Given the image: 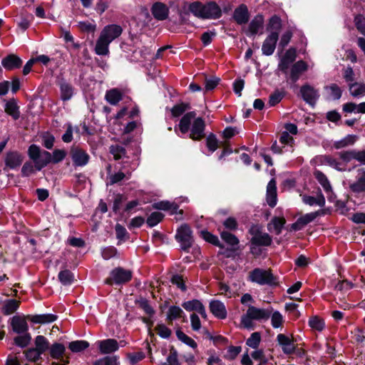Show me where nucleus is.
<instances>
[{
  "instance_id": "nucleus-1",
  "label": "nucleus",
  "mask_w": 365,
  "mask_h": 365,
  "mask_svg": "<svg viewBox=\"0 0 365 365\" xmlns=\"http://www.w3.org/2000/svg\"><path fill=\"white\" fill-rule=\"evenodd\" d=\"M178 128L182 134L190 131L189 137L193 140H201L205 136V122L200 117L196 118L195 111L188 112L181 118Z\"/></svg>"
},
{
  "instance_id": "nucleus-2",
  "label": "nucleus",
  "mask_w": 365,
  "mask_h": 365,
  "mask_svg": "<svg viewBox=\"0 0 365 365\" xmlns=\"http://www.w3.org/2000/svg\"><path fill=\"white\" fill-rule=\"evenodd\" d=\"M28 155L36 164V170H41L50 163L56 164L61 162L66 156V152L64 150L56 149L51 155L48 151H41L39 146L32 144L29 147Z\"/></svg>"
},
{
  "instance_id": "nucleus-3",
  "label": "nucleus",
  "mask_w": 365,
  "mask_h": 365,
  "mask_svg": "<svg viewBox=\"0 0 365 365\" xmlns=\"http://www.w3.org/2000/svg\"><path fill=\"white\" fill-rule=\"evenodd\" d=\"M190 11L195 16L201 19H219L221 15V9L213 1L202 4L199 1H195L189 5Z\"/></svg>"
},
{
  "instance_id": "nucleus-4",
  "label": "nucleus",
  "mask_w": 365,
  "mask_h": 365,
  "mask_svg": "<svg viewBox=\"0 0 365 365\" xmlns=\"http://www.w3.org/2000/svg\"><path fill=\"white\" fill-rule=\"evenodd\" d=\"M272 314V307L267 309L257 308L255 306H249L246 314L241 317V324L245 328L252 329L253 321H267Z\"/></svg>"
},
{
  "instance_id": "nucleus-5",
  "label": "nucleus",
  "mask_w": 365,
  "mask_h": 365,
  "mask_svg": "<svg viewBox=\"0 0 365 365\" xmlns=\"http://www.w3.org/2000/svg\"><path fill=\"white\" fill-rule=\"evenodd\" d=\"M250 279L260 285H277L278 284L277 279L269 270H264L256 268L250 273Z\"/></svg>"
},
{
  "instance_id": "nucleus-6",
  "label": "nucleus",
  "mask_w": 365,
  "mask_h": 365,
  "mask_svg": "<svg viewBox=\"0 0 365 365\" xmlns=\"http://www.w3.org/2000/svg\"><path fill=\"white\" fill-rule=\"evenodd\" d=\"M132 277L133 273L130 270L120 267H116L110 272V277L106 279L105 284L108 285L123 284L130 282Z\"/></svg>"
},
{
  "instance_id": "nucleus-7",
  "label": "nucleus",
  "mask_w": 365,
  "mask_h": 365,
  "mask_svg": "<svg viewBox=\"0 0 365 365\" xmlns=\"http://www.w3.org/2000/svg\"><path fill=\"white\" fill-rule=\"evenodd\" d=\"M192 233L190 227L187 224L181 225L177 230L175 238L180 244L181 249L184 251L188 252L192 245L193 237Z\"/></svg>"
},
{
  "instance_id": "nucleus-8",
  "label": "nucleus",
  "mask_w": 365,
  "mask_h": 365,
  "mask_svg": "<svg viewBox=\"0 0 365 365\" xmlns=\"http://www.w3.org/2000/svg\"><path fill=\"white\" fill-rule=\"evenodd\" d=\"M249 233L252 236L250 242L252 245L267 247L272 242V237L266 232H262L258 225H252L249 230Z\"/></svg>"
},
{
  "instance_id": "nucleus-9",
  "label": "nucleus",
  "mask_w": 365,
  "mask_h": 365,
  "mask_svg": "<svg viewBox=\"0 0 365 365\" xmlns=\"http://www.w3.org/2000/svg\"><path fill=\"white\" fill-rule=\"evenodd\" d=\"M70 155L73 165L75 167H83L86 165L90 159V156L87 152L79 147H72Z\"/></svg>"
},
{
  "instance_id": "nucleus-10",
  "label": "nucleus",
  "mask_w": 365,
  "mask_h": 365,
  "mask_svg": "<svg viewBox=\"0 0 365 365\" xmlns=\"http://www.w3.org/2000/svg\"><path fill=\"white\" fill-rule=\"evenodd\" d=\"M300 93L303 100L311 105H314L319 97L318 90L309 84L302 86L300 88Z\"/></svg>"
},
{
  "instance_id": "nucleus-11",
  "label": "nucleus",
  "mask_w": 365,
  "mask_h": 365,
  "mask_svg": "<svg viewBox=\"0 0 365 365\" xmlns=\"http://www.w3.org/2000/svg\"><path fill=\"white\" fill-rule=\"evenodd\" d=\"M123 32V29L117 24H110L105 26L101 32L100 36L111 43L113 40L119 37Z\"/></svg>"
},
{
  "instance_id": "nucleus-12",
  "label": "nucleus",
  "mask_w": 365,
  "mask_h": 365,
  "mask_svg": "<svg viewBox=\"0 0 365 365\" xmlns=\"http://www.w3.org/2000/svg\"><path fill=\"white\" fill-rule=\"evenodd\" d=\"M279 36L276 32H271L266 37L262 46V52L264 56H271L276 48Z\"/></svg>"
},
{
  "instance_id": "nucleus-13",
  "label": "nucleus",
  "mask_w": 365,
  "mask_h": 365,
  "mask_svg": "<svg viewBox=\"0 0 365 365\" xmlns=\"http://www.w3.org/2000/svg\"><path fill=\"white\" fill-rule=\"evenodd\" d=\"M24 160V156L18 151H9L6 153L4 163L9 169H16L19 167Z\"/></svg>"
},
{
  "instance_id": "nucleus-14",
  "label": "nucleus",
  "mask_w": 365,
  "mask_h": 365,
  "mask_svg": "<svg viewBox=\"0 0 365 365\" xmlns=\"http://www.w3.org/2000/svg\"><path fill=\"white\" fill-rule=\"evenodd\" d=\"M99 351L102 354L113 353L118 350L119 344L114 339H107L97 341Z\"/></svg>"
},
{
  "instance_id": "nucleus-15",
  "label": "nucleus",
  "mask_w": 365,
  "mask_h": 365,
  "mask_svg": "<svg viewBox=\"0 0 365 365\" xmlns=\"http://www.w3.org/2000/svg\"><path fill=\"white\" fill-rule=\"evenodd\" d=\"M320 213L321 211H316L314 212L307 213L299 217L297 220L292 225V230L294 231L302 230L307 224L314 221L320 215Z\"/></svg>"
},
{
  "instance_id": "nucleus-16",
  "label": "nucleus",
  "mask_w": 365,
  "mask_h": 365,
  "mask_svg": "<svg viewBox=\"0 0 365 365\" xmlns=\"http://www.w3.org/2000/svg\"><path fill=\"white\" fill-rule=\"evenodd\" d=\"M151 13L153 17L158 21L165 20L169 15V8L162 2H155L151 7Z\"/></svg>"
},
{
  "instance_id": "nucleus-17",
  "label": "nucleus",
  "mask_w": 365,
  "mask_h": 365,
  "mask_svg": "<svg viewBox=\"0 0 365 365\" xmlns=\"http://www.w3.org/2000/svg\"><path fill=\"white\" fill-rule=\"evenodd\" d=\"M11 327L12 330L18 334H21L24 333H28L29 326L26 322L25 317L21 316H14L11 319Z\"/></svg>"
},
{
  "instance_id": "nucleus-18",
  "label": "nucleus",
  "mask_w": 365,
  "mask_h": 365,
  "mask_svg": "<svg viewBox=\"0 0 365 365\" xmlns=\"http://www.w3.org/2000/svg\"><path fill=\"white\" fill-rule=\"evenodd\" d=\"M342 89L336 83H330L324 87V93L327 101H338L342 96Z\"/></svg>"
},
{
  "instance_id": "nucleus-19",
  "label": "nucleus",
  "mask_w": 365,
  "mask_h": 365,
  "mask_svg": "<svg viewBox=\"0 0 365 365\" xmlns=\"http://www.w3.org/2000/svg\"><path fill=\"white\" fill-rule=\"evenodd\" d=\"M277 341L285 354H291L294 352L296 349L295 344L289 336L283 334H279L277 336Z\"/></svg>"
},
{
  "instance_id": "nucleus-20",
  "label": "nucleus",
  "mask_w": 365,
  "mask_h": 365,
  "mask_svg": "<svg viewBox=\"0 0 365 365\" xmlns=\"http://www.w3.org/2000/svg\"><path fill=\"white\" fill-rule=\"evenodd\" d=\"M264 21V16L262 14L256 15L250 22L246 34L247 36L256 35L263 29Z\"/></svg>"
},
{
  "instance_id": "nucleus-21",
  "label": "nucleus",
  "mask_w": 365,
  "mask_h": 365,
  "mask_svg": "<svg viewBox=\"0 0 365 365\" xmlns=\"http://www.w3.org/2000/svg\"><path fill=\"white\" fill-rule=\"evenodd\" d=\"M308 65L307 63L302 61H298L294 63L291 67L289 78L293 83L297 82L300 76L307 70Z\"/></svg>"
},
{
  "instance_id": "nucleus-22",
  "label": "nucleus",
  "mask_w": 365,
  "mask_h": 365,
  "mask_svg": "<svg viewBox=\"0 0 365 365\" xmlns=\"http://www.w3.org/2000/svg\"><path fill=\"white\" fill-rule=\"evenodd\" d=\"M296 58V51L294 48H289L286 51L284 56L281 59L278 67L284 73H287L290 64L294 61Z\"/></svg>"
},
{
  "instance_id": "nucleus-23",
  "label": "nucleus",
  "mask_w": 365,
  "mask_h": 365,
  "mask_svg": "<svg viewBox=\"0 0 365 365\" xmlns=\"http://www.w3.org/2000/svg\"><path fill=\"white\" fill-rule=\"evenodd\" d=\"M276 180L272 178L267 186V202L269 207H274L277 205V185Z\"/></svg>"
},
{
  "instance_id": "nucleus-24",
  "label": "nucleus",
  "mask_w": 365,
  "mask_h": 365,
  "mask_svg": "<svg viewBox=\"0 0 365 365\" xmlns=\"http://www.w3.org/2000/svg\"><path fill=\"white\" fill-rule=\"evenodd\" d=\"M210 310L218 319H225L227 310L225 304L219 300H212L210 302Z\"/></svg>"
},
{
  "instance_id": "nucleus-25",
  "label": "nucleus",
  "mask_w": 365,
  "mask_h": 365,
  "mask_svg": "<svg viewBox=\"0 0 365 365\" xmlns=\"http://www.w3.org/2000/svg\"><path fill=\"white\" fill-rule=\"evenodd\" d=\"M250 14L247 7L245 4H241L235 9L233 18L237 24L242 25L246 24L249 20Z\"/></svg>"
},
{
  "instance_id": "nucleus-26",
  "label": "nucleus",
  "mask_w": 365,
  "mask_h": 365,
  "mask_svg": "<svg viewBox=\"0 0 365 365\" xmlns=\"http://www.w3.org/2000/svg\"><path fill=\"white\" fill-rule=\"evenodd\" d=\"M1 64L5 69L13 70L21 67L22 61L16 55L9 54L2 59Z\"/></svg>"
},
{
  "instance_id": "nucleus-27",
  "label": "nucleus",
  "mask_w": 365,
  "mask_h": 365,
  "mask_svg": "<svg viewBox=\"0 0 365 365\" xmlns=\"http://www.w3.org/2000/svg\"><path fill=\"white\" fill-rule=\"evenodd\" d=\"M321 162L323 164L328 165L330 167L339 170V171H345L346 168L345 167L344 163L337 160L336 158L331 156V155H323L321 157Z\"/></svg>"
},
{
  "instance_id": "nucleus-28",
  "label": "nucleus",
  "mask_w": 365,
  "mask_h": 365,
  "mask_svg": "<svg viewBox=\"0 0 365 365\" xmlns=\"http://www.w3.org/2000/svg\"><path fill=\"white\" fill-rule=\"evenodd\" d=\"M286 222L284 217H274L267 225V229L269 232H274L275 235L281 234L282 228Z\"/></svg>"
},
{
  "instance_id": "nucleus-29",
  "label": "nucleus",
  "mask_w": 365,
  "mask_h": 365,
  "mask_svg": "<svg viewBox=\"0 0 365 365\" xmlns=\"http://www.w3.org/2000/svg\"><path fill=\"white\" fill-rule=\"evenodd\" d=\"M359 171H361V175L349 185L350 190L355 193L365 192V170H359Z\"/></svg>"
},
{
  "instance_id": "nucleus-30",
  "label": "nucleus",
  "mask_w": 365,
  "mask_h": 365,
  "mask_svg": "<svg viewBox=\"0 0 365 365\" xmlns=\"http://www.w3.org/2000/svg\"><path fill=\"white\" fill-rule=\"evenodd\" d=\"M348 86L350 95L354 98H361L365 96V83L354 82L349 83Z\"/></svg>"
},
{
  "instance_id": "nucleus-31",
  "label": "nucleus",
  "mask_w": 365,
  "mask_h": 365,
  "mask_svg": "<svg viewBox=\"0 0 365 365\" xmlns=\"http://www.w3.org/2000/svg\"><path fill=\"white\" fill-rule=\"evenodd\" d=\"M302 201L304 204L310 206L319 205V207H324L325 205V198L321 192L317 197L307 195H302Z\"/></svg>"
},
{
  "instance_id": "nucleus-32",
  "label": "nucleus",
  "mask_w": 365,
  "mask_h": 365,
  "mask_svg": "<svg viewBox=\"0 0 365 365\" xmlns=\"http://www.w3.org/2000/svg\"><path fill=\"white\" fill-rule=\"evenodd\" d=\"M105 98L110 105H117L123 99V93L118 88H112L106 93Z\"/></svg>"
},
{
  "instance_id": "nucleus-33",
  "label": "nucleus",
  "mask_w": 365,
  "mask_h": 365,
  "mask_svg": "<svg viewBox=\"0 0 365 365\" xmlns=\"http://www.w3.org/2000/svg\"><path fill=\"white\" fill-rule=\"evenodd\" d=\"M49 354L52 359L61 360L66 351V347L60 343H54L49 347Z\"/></svg>"
},
{
  "instance_id": "nucleus-34",
  "label": "nucleus",
  "mask_w": 365,
  "mask_h": 365,
  "mask_svg": "<svg viewBox=\"0 0 365 365\" xmlns=\"http://www.w3.org/2000/svg\"><path fill=\"white\" fill-rule=\"evenodd\" d=\"M5 112L11 115L14 120H17L20 117L19 107L14 99L9 100L5 104Z\"/></svg>"
},
{
  "instance_id": "nucleus-35",
  "label": "nucleus",
  "mask_w": 365,
  "mask_h": 365,
  "mask_svg": "<svg viewBox=\"0 0 365 365\" xmlns=\"http://www.w3.org/2000/svg\"><path fill=\"white\" fill-rule=\"evenodd\" d=\"M110 43L100 36L96 41L95 52L99 56H106L109 53V44Z\"/></svg>"
},
{
  "instance_id": "nucleus-36",
  "label": "nucleus",
  "mask_w": 365,
  "mask_h": 365,
  "mask_svg": "<svg viewBox=\"0 0 365 365\" xmlns=\"http://www.w3.org/2000/svg\"><path fill=\"white\" fill-rule=\"evenodd\" d=\"M153 207L160 210H169L170 214L178 213V205L169 201H160L153 204Z\"/></svg>"
},
{
  "instance_id": "nucleus-37",
  "label": "nucleus",
  "mask_w": 365,
  "mask_h": 365,
  "mask_svg": "<svg viewBox=\"0 0 365 365\" xmlns=\"http://www.w3.org/2000/svg\"><path fill=\"white\" fill-rule=\"evenodd\" d=\"M356 140V136L354 135H348L345 136L344 138L335 141L333 144V147L336 149H342L346 148L348 146L352 145Z\"/></svg>"
},
{
  "instance_id": "nucleus-38",
  "label": "nucleus",
  "mask_w": 365,
  "mask_h": 365,
  "mask_svg": "<svg viewBox=\"0 0 365 365\" xmlns=\"http://www.w3.org/2000/svg\"><path fill=\"white\" fill-rule=\"evenodd\" d=\"M89 346V342L86 340H76L71 341L68 347L73 353H79L88 349Z\"/></svg>"
},
{
  "instance_id": "nucleus-39",
  "label": "nucleus",
  "mask_w": 365,
  "mask_h": 365,
  "mask_svg": "<svg viewBox=\"0 0 365 365\" xmlns=\"http://www.w3.org/2000/svg\"><path fill=\"white\" fill-rule=\"evenodd\" d=\"M314 175L326 192H329L331 191V185L327 176L322 171H314Z\"/></svg>"
},
{
  "instance_id": "nucleus-40",
  "label": "nucleus",
  "mask_w": 365,
  "mask_h": 365,
  "mask_svg": "<svg viewBox=\"0 0 365 365\" xmlns=\"http://www.w3.org/2000/svg\"><path fill=\"white\" fill-rule=\"evenodd\" d=\"M57 317L52 314H44L32 316L31 321L35 324H46L56 321Z\"/></svg>"
},
{
  "instance_id": "nucleus-41",
  "label": "nucleus",
  "mask_w": 365,
  "mask_h": 365,
  "mask_svg": "<svg viewBox=\"0 0 365 365\" xmlns=\"http://www.w3.org/2000/svg\"><path fill=\"white\" fill-rule=\"evenodd\" d=\"M19 303V301L14 299L6 300L2 307V312L5 315L11 314L17 310Z\"/></svg>"
},
{
  "instance_id": "nucleus-42",
  "label": "nucleus",
  "mask_w": 365,
  "mask_h": 365,
  "mask_svg": "<svg viewBox=\"0 0 365 365\" xmlns=\"http://www.w3.org/2000/svg\"><path fill=\"white\" fill-rule=\"evenodd\" d=\"M61 98L63 101H68L71 98L73 94V89L71 85L62 81L60 83Z\"/></svg>"
},
{
  "instance_id": "nucleus-43",
  "label": "nucleus",
  "mask_w": 365,
  "mask_h": 365,
  "mask_svg": "<svg viewBox=\"0 0 365 365\" xmlns=\"http://www.w3.org/2000/svg\"><path fill=\"white\" fill-rule=\"evenodd\" d=\"M282 28V20L281 19L274 15L272 16L269 20V23L267 24V29L268 31L271 32H276L277 34L279 36V31Z\"/></svg>"
},
{
  "instance_id": "nucleus-44",
  "label": "nucleus",
  "mask_w": 365,
  "mask_h": 365,
  "mask_svg": "<svg viewBox=\"0 0 365 365\" xmlns=\"http://www.w3.org/2000/svg\"><path fill=\"white\" fill-rule=\"evenodd\" d=\"M271 319V324L273 328L277 329L282 327L284 322V317L279 311H274L272 308V314L269 317Z\"/></svg>"
},
{
  "instance_id": "nucleus-45",
  "label": "nucleus",
  "mask_w": 365,
  "mask_h": 365,
  "mask_svg": "<svg viewBox=\"0 0 365 365\" xmlns=\"http://www.w3.org/2000/svg\"><path fill=\"white\" fill-rule=\"evenodd\" d=\"M35 345L36 349L41 354H43L50 347L48 339L42 335H38L36 337Z\"/></svg>"
},
{
  "instance_id": "nucleus-46",
  "label": "nucleus",
  "mask_w": 365,
  "mask_h": 365,
  "mask_svg": "<svg viewBox=\"0 0 365 365\" xmlns=\"http://www.w3.org/2000/svg\"><path fill=\"white\" fill-rule=\"evenodd\" d=\"M110 152L113 155L115 160L124 159L127 157L126 150L124 147L120 145H113L110 147Z\"/></svg>"
},
{
  "instance_id": "nucleus-47",
  "label": "nucleus",
  "mask_w": 365,
  "mask_h": 365,
  "mask_svg": "<svg viewBox=\"0 0 365 365\" xmlns=\"http://www.w3.org/2000/svg\"><path fill=\"white\" fill-rule=\"evenodd\" d=\"M183 314L184 312L180 307L171 306L168 309L167 313V320L169 322H172L173 320L182 317Z\"/></svg>"
},
{
  "instance_id": "nucleus-48",
  "label": "nucleus",
  "mask_w": 365,
  "mask_h": 365,
  "mask_svg": "<svg viewBox=\"0 0 365 365\" xmlns=\"http://www.w3.org/2000/svg\"><path fill=\"white\" fill-rule=\"evenodd\" d=\"M31 340V334L28 333H24L19 334L14 339V344L21 348L27 346Z\"/></svg>"
},
{
  "instance_id": "nucleus-49",
  "label": "nucleus",
  "mask_w": 365,
  "mask_h": 365,
  "mask_svg": "<svg viewBox=\"0 0 365 365\" xmlns=\"http://www.w3.org/2000/svg\"><path fill=\"white\" fill-rule=\"evenodd\" d=\"M220 237L227 245L233 247L238 245L240 242L238 238L235 235L227 231H221Z\"/></svg>"
},
{
  "instance_id": "nucleus-50",
  "label": "nucleus",
  "mask_w": 365,
  "mask_h": 365,
  "mask_svg": "<svg viewBox=\"0 0 365 365\" xmlns=\"http://www.w3.org/2000/svg\"><path fill=\"white\" fill-rule=\"evenodd\" d=\"M176 336L180 341H182L183 343L192 347V349L197 348V345L195 340L188 336L181 330L178 329L176 331Z\"/></svg>"
},
{
  "instance_id": "nucleus-51",
  "label": "nucleus",
  "mask_w": 365,
  "mask_h": 365,
  "mask_svg": "<svg viewBox=\"0 0 365 365\" xmlns=\"http://www.w3.org/2000/svg\"><path fill=\"white\" fill-rule=\"evenodd\" d=\"M33 20V16L30 14H21L20 20L18 22V26L23 31H25L31 24V21Z\"/></svg>"
},
{
  "instance_id": "nucleus-52",
  "label": "nucleus",
  "mask_w": 365,
  "mask_h": 365,
  "mask_svg": "<svg viewBox=\"0 0 365 365\" xmlns=\"http://www.w3.org/2000/svg\"><path fill=\"white\" fill-rule=\"evenodd\" d=\"M200 234H201V236L202 237V238L205 241H207L217 247H222L218 237L216 235H212V233H210V232H208L207 230L201 231Z\"/></svg>"
},
{
  "instance_id": "nucleus-53",
  "label": "nucleus",
  "mask_w": 365,
  "mask_h": 365,
  "mask_svg": "<svg viewBox=\"0 0 365 365\" xmlns=\"http://www.w3.org/2000/svg\"><path fill=\"white\" fill-rule=\"evenodd\" d=\"M73 273L68 269L61 271L58 274V279L64 285L71 284L73 281Z\"/></svg>"
},
{
  "instance_id": "nucleus-54",
  "label": "nucleus",
  "mask_w": 365,
  "mask_h": 365,
  "mask_svg": "<svg viewBox=\"0 0 365 365\" xmlns=\"http://www.w3.org/2000/svg\"><path fill=\"white\" fill-rule=\"evenodd\" d=\"M164 215L160 212H152L147 219V224L150 227L157 225L163 219Z\"/></svg>"
},
{
  "instance_id": "nucleus-55",
  "label": "nucleus",
  "mask_w": 365,
  "mask_h": 365,
  "mask_svg": "<svg viewBox=\"0 0 365 365\" xmlns=\"http://www.w3.org/2000/svg\"><path fill=\"white\" fill-rule=\"evenodd\" d=\"M309 325L313 329L321 331L324 329L325 324L323 319L314 316L309 319Z\"/></svg>"
},
{
  "instance_id": "nucleus-56",
  "label": "nucleus",
  "mask_w": 365,
  "mask_h": 365,
  "mask_svg": "<svg viewBox=\"0 0 365 365\" xmlns=\"http://www.w3.org/2000/svg\"><path fill=\"white\" fill-rule=\"evenodd\" d=\"M118 358L116 356H105L93 363V365H118Z\"/></svg>"
},
{
  "instance_id": "nucleus-57",
  "label": "nucleus",
  "mask_w": 365,
  "mask_h": 365,
  "mask_svg": "<svg viewBox=\"0 0 365 365\" xmlns=\"http://www.w3.org/2000/svg\"><path fill=\"white\" fill-rule=\"evenodd\" d=\"M338 156L340 158V161L344 163L346 168L347 163H350L352 160H354V150H349L338 153Z\"/></svg>"
},
{
  "instance_id": "nucleus-58",
  "label": "nucleus",
  "mask_w": 365,
  "mask_h": 365,
  "mask_svg": "<svg viewBox=\"0 0 365 365\" xmlns=\"http://www.w3.org/2000/svg\"><path fill=\"white\" fill-rule=\"evenodd\" d=\"M261 341V335L259 332H254L247 339L246 344L252 348L257 349Z\"/></svg>"
},
{
  "instance_id": "nucleus-59",
  "label": "nucleus",
  "mask_w": 365,
  "mask_h": 365,
  "mask_svg": "<svg viewBox=\"0 0 365 365\" xmlns=\"http://www.w3.org/2000/svg\"><path fill=\"white\" fill-rule=\"evenodd\" d=\"M122 163L121 170H124L125 173L128 175V177L130 176L131 173L135 170L138 165L137 162H129L128 158H126V160H123Z\"/></svg>"
},
{
  "instance_id": "nucleus-60",
  "label": "nucleus",
  "mask_w": 365,
  "mask_h": 365,
  "mask_svg": "<svg viewBox=\"0 0 365 365\" xmlns=\"http://www.w3.org/2000/svg\"><path fill=\"white\" fill-rule=\"evenodd\" d=\"M206 145L211 153L215 152L218 148V140L215 134L210 133L207 135Z\"/></svg>"
},
{
  "instance_id": "nucleus-61",
  "label": "nucleus",
  "mask_w": 365,
  "mask_h": 365,
  "mask_svg": "<svg viewBox=\"0 0 365 365\" xmlns=\"http://www.w3.org/2000/svg\"><path fill=\"white\" fill-rule=\"evenodd\" d=\"M354 21L359 32L365 36V17L361 14L356 15Z\"/></svg>"
},
{
  "instance_id": "nucleus-62",
  "label": "nucleus",
  "mask_w": 365,
  "mask_h": 365,
  "mask_svg": "<svg viewBox=\"0 0 365 365\" xmlns=\"http://www.w3.org/2000/svg\"><path fill=\"white\" fill-rule=\"evenodd\" d=\"M116 237L120 241H125L128 239V233L126 229L121 225L117 224L115 227Z\"/></svg>"
},
{
  "instance_id": "nucleus-63",
  "label": "nucleus",
  "mask_w": 365,
  "mask_h": 365,
  "mask_svg": "<svg viewBox=\"0 0 365 365\" xmlns=\"http://www.w3.org/2000/svg\"><path fill=\"white\" fill-rule=\"evenodd\" d=\"M155 331L163 339H168L172 334L171 330L163 324H158L155 327Z\"/></svg>"
},
{
  "instance_id": "nucleus-64",
  "label": "nucleus",
  "mask_w": 365,
  "mask_h": 365,
  "mask_svg": "<svg viewBox=\"0 0 365 365\" xmlns=\"http://www.w3.org/2000/svg\"><path fill=\"white\" fill-rule=\"evenodd\" d=\"M162 365H180L177 351L171 349L167 357V361L163 363Z\"/></svg>"
}]
</instances>
